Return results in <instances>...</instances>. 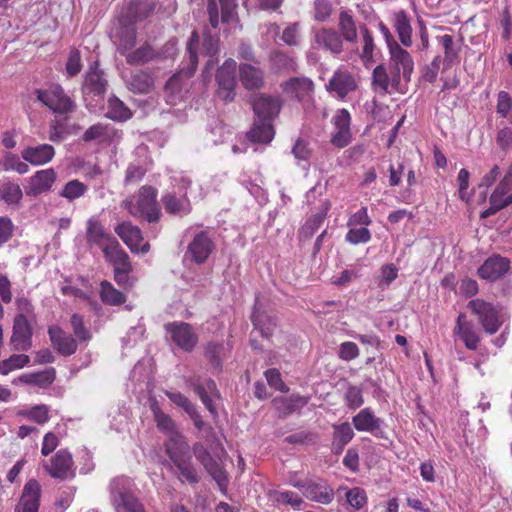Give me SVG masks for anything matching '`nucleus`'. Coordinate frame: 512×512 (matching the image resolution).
<instances>
[{"instance_id": "obj_7", "label": "nucleus", "mask_w": 512, "mask_h": 512, "mask_svg": "<svg viewBox=\"0 0 512 512\" xmlns=\"http://www.w3.org/2000/svg\"><path fill=\"white\" fill-rule=\"evenodd\" d=\"M85 238L90 248L98 247L103 254L111 247L118 245V240L106 231L101 220L96 216H92L86 221Z\"/></svg>"}, {"instance_id": "obj_29", "label": "nucleus", "mask_w": 512, "mask_h": 512, "mask_svg": "<svg viewBox=\"0 0 512 512\" xmlns=\"http://www.w3.org/2000/svg\"><path fill=\"white\" fill-rule=\"evenodd\" d=\"M275 135L273 122L257 119L247 132V138L253 143L269 144Z\"/></svg>"}, {"instance_id": "obj_26", "label": "nucleus", "mask_w": 512, "mask_h": 512, "mask_svg": "<svg viewBox=\"0 0 512 512\" xmlns=\"http://www.w3.org/2000/svg\"><path fill=\"white\" fill-rule=\"evenodd\" d=\"M382 420L377 417L370 407L361 409L352 417V424L359 432H369L377 436L382 426Z\"/></svg>"}, {"instance_id": "obj_35", "label": "nucleus", "mask_w": 512, "mask_h": 512, "mask_svg": "<svg viewBox=\"0 0 512 512\" xmlns=\"http://www.w3.org/2000/svg\"><path fill=\"white\" fill-rule=\"evenodd\" d=\"M394 28L401 44L405 47H410L412 45V28L410 20L404 10H400L394 14Z\"/></svg>"}, {"instance_id": "obj_30", "label": "nucleus", "mask_w": 512, "mask_h": 512, "mask_svg": "<svg viewBox=\"0 0 512 512\" xmlns=\"http://www.w3.org/2000/svg\"><path fill=\"white\" fill-rule=\"evenodd\" d=\"M164 449L170 460L190 453V446L180 431L167 436Z\"/></svg>"}, {"instance_id": "obj_37", "label": "nucleus", "mask_w": 512, "mask_h": 512, "mask_svg": "<svg viewBox=\"0 0 512 512\" xmlns=\"http://www.w3.org/2000/svg\"><path fill=\"white\" fill-rule=\"evenodd\" d=\"M333 430V449L337 453H341L344 447L353 439L354 431L348 422L333 424Z\"/></svg>"}, {"instance_id": "obj_59", "label": "nucleus", "mask_w": 512, "mask_h": 512, "mask_svg": "<svg viewBox=\"0 0 512 512\" xmlns=\"http://www.w3.org/2000/svg\"><path fill=\"white\" fill-rule=\"evenodd\" d=\"M344 401L346 406L351 410H356L364 404L362 389L357 386L348 387Z\"/></svg>"}, {"instance_id": "obj_13", "label": "nucleus", "mask_w": 512, "mask_h": 512, "mask_svg": "<svg viewBox=\"0 0 512 512\" xmlns=\"http://www.w3.org/2000/svg\"><path fill=\"white\" fill-rule=\"evenodd\" d=\"M114 231L125 245H127L131 252H140L145 254L150 250V244L148 242H144L141 229L138 226L133 225L130 221L119 223L115 227Z\"/></svg>"}, {"instance_id": "obj_19", "label": "nucleus", "mask_w": 512, "mask_h": 512, "mask_svg": "<svg viewBox=\"0 0 512 512\" xmlns=\"http://www.w3.org/2000/svg\"><path fill=\"white\" fill-rule=\"evenodd\" d=\"M283 102L279 96L260 94L254 97L252 108L257 119L273 122L279 115Z\"/></svg>"}, {"instance_id": "obj_38", "label": "nucleus", "mask_w": 512, "mask_h": 512, "mask_svg": "<svg viewBox=\"0 0 512 512\" xmlns=\"http://www.w3.org/2000/svg\"><path fill=\"white\" fill-rule=\"evenodd\" d=\"M309 399L300 395L291 397H278L273 400L275 408L284 416L307 405Z\"/></svg>"}, {"instance_id": "obj_17", "label": "nucleus", "mask_w": 512, "mask_h": 512, "mask_svg": "<svg viewBox=\"0 0 512 512\" xmlns=\"http://www.w3.org/2000/svg\"><path fill=\"white\" fill-rule=\"evenodd\" d=\"M47 332L53 348L59 355L69 357L77 352L79 342L59 325L49 326Z\"/></svg>"}, {"instance_id": "obj_63", "label": "nucleus", "mask_w": 512, "mask_h": 512, "mask_svg": "<svg viewBox=\"0 0 512 512\" xmlns=\"http://www.w3.org/2000/svg\"><path fill=\"white\" fill-rule=\"evenodd\" d=\"M223 350V345L218 343H208L205 350V355L210 364L217 370H221L222 362L220 354Z\"/></svg>"}, {"instance_id": "obj_41", "label": "nucleus", "mask_w": 512, "mask_h": 512, "mask_svg": "<svg viewBox=\"0 0 512 512\" xmlns=\"http://www.w3.org/2000/svg\"><path fill=\"white\" fill-rule=\"evenodd\" d=\"M194 391L201 399L202 403L205 405V407L208 409V411L212 415H216V408L213 404L212 399L209 396L210 394H217V386L214 380L207 379L205 383H195L194 384Z\"/></svg>"}, {"instance_id": "obj_20", "label": "nucleus", "mask_w": 512, "mask_h": 512, "mask_svg": "<svg viewBox=\"0 0 512 512\" xmlns=\"http://www.w3.org/2000/svg\"><path fill=\"white\" fill-rule=\"evenodd\" d=\"M213 249L214 242L206 231L197 233L188 245V253L197 264L205 263Z\"/></svg>"}, {"instance_id": "obj_33", "label": "nucleus", "mask_w": 512, "mask_h": 512, "mask_svg": "<svg viewBox=\"0 0 512 512\" xmlns=\"http://www.w3.org/2000/svg\"><path fill=\"white\" fill-rule=\"evenodd\" d=\"M51 408L46 404H37L30 408L21 409L17 412V416L33 422L39 426H43L51 419Z\"/></svg>"}, {"instance_id": "obj_5", "label": "nucleus", "mask_w": 512, "mask_h": 512, "mask_svg": "<svg viewBox=\"0 0 512 512\" xmlns=\"http://www.w3.org/2000/svg\"><path fill=\"white\" fill-rule=\"evenodd\" d=\"M37 100L54 113L67 114L74 110L75 104L66 95L60 85H52L48 89H36Z\"/></svg>"}, {"instance_id": "obj_6", "label": "nucleus", "mask_w": 512, "mask_h": 512, "mask_svg": "<svg viewBox=\"0 0 512 512\" xmlns=\"http://www.w3.org/2000/svg\"><path fill=\"white\" fill-rule=\"evenodd\" d=\"M357 89V75L345 66L338 67L326 84V90L339 100H344Z\"/></svg>"}, {"instance_id": "obj_52", "label": "nucleus", "mask_w": 512, "mask_h": 512, "mask_svg": "<svg viewBox=\"0 0 512 512\" xmlns=\"http://www.w3.org/2000/svg\"><path fill=\"white\" fill-rule=\"evenodd\" d=\"M30 363L26 354H12L9 358L0 361V374L8 375L10 372L21 369Z\"/></svg>"}, {"instance_id": "obj_45", "label": "nucleus", "mask_w": 512, "mask_h": 512, "mask_svg": "<svg viewBox=\"0 0 512 512\" xmlns=\"http://www.w3.org/2000/svg\"><path fill=\"white\" fill-rule=\"evenodd\" d=\"M137 33L134 25H123L119 33L118 51L125 55L136 45Z\"/></svg>"}, {"instance_id": "obj_23", "label": "nucleus", "mask_w": 512, "mask_h": 512, "mask_svg": "<svg viewBox=\"0 0 512 512\" xmlns=\"http://www.w3.org/2000/svg\"><path fill=\"white\" fill-rule=\"evenodd\" d=\"M314 40L317 48L338 55L343 51L341 35L333 28H321L315 32Z\"/></svg>"}, {"instance_id": "obj_51", "label": "nucleus", "mask_w": 512, "mask_h": 512, "mask_svg": "<svg viewBox=\"0 0 512 512\" xmlns=\"http://www.w3.org/2000/svg\"><path fill=\"white\" fill-rule=\"evenodd\" d=\"M372 86L375 90L381 92H388L389 87H392V74L388 73L384 65H377L372 74Z\"/></svg>"}, {"instance_id": "obj_60", "label": "nucleus", "mask_w": 512, "mask_h": 512, "mask_svg": "<svg viewBox=\"0 0 512 512\" xmlns=\"http://www.w3.org/2000/svg\"><path fill=\"white\" fill-rule=\"evenodd\" d=\"M274 500L280 504L290 505L294 509H300L304 503L303 499L292 491H277L274 493Z\"/></svg>"}, {"instance_id": "obj_16", "label": "nucleus", "mask_w": 512, "mask_h": 512, "mask_svg": "<svg viewBox=\"0 0 512 512\" xmlns=\"http://www.w3.org/2000/svg\"><path fill=\"white\" fill-rule=\"evenodd\" d=\"M173 343L185 352H191L198 343V336L192 326L185 322H172L165 325Z\"/></svg>"}, {"instance_id": "obj_14", "label": "nucleus", "mask_w": 512, "mask_h": 512, "mask_svg": "<svg viewBox=\"0 0 512 512\" xmlns=\"http://www.w3.org/2000/svg\"><path fill=\"white\" fill-rule=\"evenodd\" d=\"M453 337L455 340L463 342L464 346L471 351L478 349L481 342L480 334L470 321L465 313H460L456 318V323L453 328Z\"/></svg>"}, {"instance_id": "obj_53", "label": "nucleus", "mask_w": 512, "mask_h": 512, "mask_svg": "<svg viewBox=\"0 0 512 512\" xmlns=\"http://www.w3.org/2000/svg\"><path fill=\"white\" fill-rule=\"evenodd\" d=\"M153 78L147 72H139L131 77L130 88L136 93H148L153 87Z\"/></svg>"}, {"instance_id": "obj_48", "label": "nucleus", "mask_w": 512, "mask_h": 512, "mask_svg": "<svg viewBox=\"0 0 512 512\" xmlns=\"http://www.w3.org/2000/svg\"><path fill=\"white\" fill-rule=\"evenodd\" d=\"M439 42L444 49V62L447 66L453 65L459 59L460 46L456 45L451 35L438 36Z\"/></svg>"}, {"instance_id": "obj_50", "label": "nucleus", "mask_w": 512, "mask_h": 512, "mask_svg": "<svg viewBox=\"0 0 512 512\" xmlns=\"http://www.w3.org/2000/svg\"><path fill=\"white\" fill-rule=\"evenodd\" d=\"M112 137V130L108 125L97 123L90 126L83 134L82 139L84 142H91L97 140L99 142H106Z\"/></svg>"}, {"instance_id": "obj_31", "label": "nucleus", "mask_w": 512, "mask_h": 512, "mask_svg": "<svg viewBox=\"0 0 512 512\" xmlns=\"http://www.w3.org/2000/svg\"><path fill=\"white\" fill-rule=\"evenodd\" d=\"M105 259L112 264L114 271L131 273L133 270L128 254L121 248L120 243L104 253Z\"/></svg>"}, {"instance_id": "obj_36", "label": "nucleus", "mask_w": 512, "mask_h": 512, "mask_svg": "<svg viewBox=\"0 0 512 512\" xmlns=\"http://www.w3.org/2000/svg\"><path fill=\"white\" fill-rule=\"evenodd\" d=\"M85 88L95 95L103 94L106 91L107 81L103 77V72L98 69V63L90 67L84 81Z\"/></svg>"}, {"instance_id": "obj_39", "label": "nucleus", "mask_w": 512, "mask_h": 512, "mask_svg": "<svg viewBox=\"0 0 512 512\" xmlns=\"http://www.w3.org/2000/svg\"><path fill=\"white\" fill-rule=\"evenodd\" d=\"M338 27L342 40L349 43L357 41V26L353 16L348 11H341L339 14Z\"/></svg>"}, {"instance_id": "obj_24", "label": "nucleus", "mask_w": 512, "mask_h": 512, "mask_svg": "<svg viewBox=\"0 0 512 512\" xmlns=\"http://www.w3.org/2000/svg\"><path fill=\"white\" fill-rule=\"evenodd\" d=\"M56 172L52 168L39 170L30 177L26 194L29 196H37L48 192L56 181Z\"/></svg>"}, {"instance_id": "obj_22", "label": "nucleus", "mask_w": 512, "mask_h": 512, "mask_svg": "<svg viewBox=\"0 0 512 512\" xmlns=\"http://www.w3.org/2000/svg\"><path fill=\"white\" fill-rule=\"evenodd\" d=\"M32 342V327L28 318L16 316L13 323L11 343L15 350H28Z\"/></svg>"}, {"instance_id": "obj_43", "label": "nucleus", "mask_w": 512, "mask_h": 512, "mask_svg": "<svg viewBox=\"0 0 512 512\" xmlns=\"http://www.w3.org/2000/svg\"><path fill=\"white\" fill-rule=\"evenodd\" d=\"M124 56L128 64L140 65L151 61L155 57V51L150 44L144 43L136 50H130Z\"/></svg>"}, {"instance_id": "obj_49", "label": "nucleus", "mask_w": 512, "mask_h": 512, "mask_svg": "<svg viewBox=\"0 0 512 512\" xmlns=\"http://www.w3.org/2000/svg\"><path fill=\"white\" fill-rule=\"evenodd\" d=\"M107 116L115 121H126L131 118L132 113L120 99L113 97L108 101Z\"/></svg>"}, {"instance_id": "obj_25", "label": "nucleus", "mask_w": 512, "mask_h": 512, "mask_svg": "<svg viewBox=\"0 0 512 512\" xmlns=\"http://www.w3.org/2000/svg\"><path fill=\"white\" fill-rule=\"evenodd\" d=\"M153 11V6L142 0H131L120 14L122 25H134L136 22L144 20Z\"/></svg>"}, {"instance_id": "obj_57", "label": "nucleus", "mask_w": 512, "mask_h": 512, "mask_svg": "<svg viewBox=\"0 0 512 512\" xmlns=\"http://www.w3.org/2000/svg\"><path fill=\"white\" fill-rule=\"evenodd\" d=\"M1 165L4 170H13L19 174H26L29 171V166L20 160V158L13 153H6L1 160Z\"/></svg>"}, {"instance_id": "obj_34", "label": "nucleus", "mask_w": 512, "mask_h": 512, "mask_svg": "<svg viewBox=\"0 0 512 512\" xmlns=\"http://www.w3.org/2000/svg\"><path fill=\"white\" fill-rule=\"evenodd\" d=\"M99 297L104 305L121 306L127 301L126 295L107 280L100 282Z\"/></svg>"}, {"instance_id": "obj_62", "label": "nucleus", "mask_w": 512, "mask_h": 512, "mask_svg": "<svg viewBox=\"0 0 512 512\" xmlns=\"http://www.w3.org/2000/svg\"><path fill=\"white\" fill-rule=\"evenodd\" d=\"M347 502L350 506L359 510L367 504V494L364 489L354 487L346 493Z\"/></svg>"}, {"instance_id": "obj_8", "label": "nucleus", "mask_w": 512, "mask_h": 512, "mask_svg": "<svg viewBox=\"0 0 512 512\" xmlns=\"http://www.w3.org/2000/svg\"><path fill=\"white\" fill-rule=\"evenodd\" d=\"M199 44V34L196 30H193L189 41L187 43V52L189 54V62L187 66L182 67L178 73L169 78L166 82L165 89L170 90L171 92H175L180 90V80L181 78H190L194 75L197 66H198V56H197V47Z\"/></svg>"}, {"instance_id": "obj_10", "label": "nucleus", "mask_w": 512, "mask_h": 512, "mask_svg": "<svg viewBox=\"0 0 512 512\" xmlns=\"http://www.w3.org/2000/svg\"><path fill=\"white\" fill-rule=\"evenodd\" d=\"M283 92L300 102L303 107H309L313 101L314 83L308 77H291L280 84Z\"/></svg>"}, {"instance_id": "obj_3", "label": "nucleus", "mask_w": 512, "mask_h": 512, "mask_svg": "<svg viewBox=\"0 0 512 512\" xmlns=\"http://www.w3.org/2000/svg\"><path fill=\"white\" fill-rule=\"evenodd\" d=\"M290 485L299 489L303 496L310 501L328 505L334 500V489L324 479H293L289 481Z\"/></svg>"}, {"instance_id": "obj_12", "label": "nucleus", "mask_w": 512, "mask_h": 512, "mask_svg": "<svg viewBox=\"0 0 512 512\" xmlns=\"http://www.w3.org/2000/svg\"><path fill=\"white\" fill-rule=\"evenodd\" d=\"M235 69L236 61L229 58L217 70L216 82L218 84L217 96L224 102H232L235 98Z\"/></svg>"}, {"instance_id": "obj_58", "label": "nucleus", "mask_w": 512, "mask_h": 512, "mask_svg": "<svg viewBox=\"0 0 512 512\" xmlns=\"http://www.w3.org/2000/svg\"><path fill=\"white\" fill-rule=\"evenodd\" d=\"M350 229L345 235V240L352 244L358 245L361 243H368L371 240V232L367 227H349Z\"/></svg>"}, {"instance_id": "obj_56", "label": "nucleus", "mask_w": 512, "mask_h": 512, "mask_svg": "<svg viewBox=\"0 0 512 512\" xmlns=\"http://www.w3.org/2000/svg\"><path fill=\"white\" fill-rule=\"evenodd\" d=\"M495 142L501 152L507 154L512 150V127L504 125L496 131Z\"/></svg>"}, {"instance_id": "obj_9", "label": "nucleus", "mask_w": 512, "mask_h": 512, "mask_svg": "<svg viewBox=\"0 0 512 512\" xmlns=\"http://www.w3.org/2000/svg\"><path fill=\"white\" fill-rule=\"evenodd\" d=\"M192 451L196 459L217 482L221 491H226L229 479L222 465L211 456L208 449L200 442L193 444Z\"/></svg>"}, {"instance_id": "obj_46", "label": "nucleus", "mask_w": 512, "mask_h": 512, "mask_svg": "<svg viewBox=\"0 0 512 512\" xmlns=\"http://www.w3.org/2000/svg\"><path fill=\"white\" fill-rule=\"evenodd\" d=\"M88 191V186L84 184L83 182L73 179L68 181L62 190L60 191L59 195L65 199H67L69 202H73L81 197H83L86 192Z\"/></svg>"}, {"instance_id": "obj_44", "label": "nucleus", "mask_w": 512, "mask_h": 512, "mask_svg": "<svg viewBox=\"0 0 512 512\" xmlns=\"http://www.w3.org/2000/svg\"><path fill=\"white\" fill-rule=\"evenodd\" d=\"M251 321L255 329H257L262 337L270 338L273 335L274 329L277 325L276 321L269 316H266L258 311H254L251 316Z\"/></svg>"}, {"instance_id": "obj_61", "label": "nucleus", "mask_w": 512, "mask_h": 512, "mask_svg": "<svg viewBox=\"0 0 512 512\" xmlns=\"http://www.w3.org/2000/svg\"><path fill=\"white\" fill-rule=\"evenodd\" d=\"M359 29L363 38L361 57L364 61H371L373 59V51L375 48L373 36L366 25H361Z\"/></svg>"}, {"instance_id": "obj_40", "label": "nucleus", "mask_w": 512, "mask_h": 512, "mask_svg": "<svg viewBox=\"0 0 512 512\" xmlns=\"http://www.w3.org/2000/svg\"><path fill=\"white\" fill-rule=\"evenodd\" d=\"M113 503L118 512H145L140 501L128 492H119L114 496Z\"/></svg>"}, {"instance_id": "obj_27", "label": "nucleus", "mask_w": 512, "mask_h": 512, "mask_svg": "<svg viewBox=\"0 0 512 512\" xmlns=\"http://www.w3.org/2000/svg\"><path fill=\"white\" fill-rule=\"evenodd\" d=\"M55 155V149L50 144L28 146L21 152L22 158L32 165L39 166L50 162Z\"/></svg>"}, {"instance_id": "obj_42", "label": "nucleus", "mask_w": 512, "mask_h": 512, "mask_svg": "<svg viewBox=\"0 0 512 512\" xmlns=\"http://www.w3.org/2000/svg\"><path fill=\"white\" fill-rule=\"evenodd\" d=\"M23 193L20 185L9 180L0 183V199L8 205L18 204Z\"/></svg>"}, {"instance_id": "obj_21", "label": "nucleus", "mask_w": 512, "mask_h": 512, "mask_svg": "<svg viewBox=\"0 0 512 512\" xmlns=\"http://www.w3.org/2000/svg\"><path fill=\"white\" fill-rule=\"evenodd\" d=\"M161 203L170 216L184 217L192 211L191 201L186 194L177 196L175 192H166L161 197Z\"/></svg>"}, {"instance_id": "obj_55", "label": "nucleus", "mask_w": 512, "mask_h": 512, "mask_svg": "<svg viewBox=\"0 0 512 512\" xmlns=\"http://www.w3.org/2000/svg\"><path fill=\"white\" fill-rule=\"evenodd\" d=\"M325 214L312 215L299 230V237L303 240H309L322 226Z\"/></svg>"}, {"instance_id": "obj_32", "label": "nucleus", "mask_w": 512, "mask_h": 512, "mask_svg": "<svg viewBox=\"0 0 512 512\" xmlns=\"http://www.w3.org/2000/svg\"><path fill=\"white\" fill-rule=\"evenodd\" d=\"M56 379V370L53 367L43 371L22 374L18 377V381L23 384L35 385L39 388H47Z\"/></svg>"}, {"instance_id": "obj_15", "label": "nucleus", "mask_w": 512, "mask_h": 512, "mask_svg": "<svg viewBox=\"0 0 512 512\" xmlns=\"http://www.w3.org/2000/svg\"><path fill=\"white\" fill-rule=\"evenodd\" d=\"M511 269V261L500 254H492L478 268L477 275L486 281L496 282L501 279Z\"/></svg>"}, {"instance_id": "obj_54", "label": "nucleus", "mask_w": 512, "mask_h": 512, "mask_svg": "<svg viewBox=\"0 0 512 512\" xmlns=\"http://www.w3.org/2000/svg\"><path fill=\"white\" fill-rule=\"evenodd\" d=\"M496 113L512 124V97L506 91H500L496 99Z\"/></svg>"}, {"instance_id": "obj_11", "label": "nucleus", "mask_w": 512, "mask_h": 512, "mask_svg": "<svg viewBox=\"0 0 512 512\" xmlns=\"http://www.w3.org/2000/svg\"><path fill=\"white\" fill-rule=\"evenodd\" d=\"M74 461L68 449L58 450L50 459L43 463V468L50 477L66 480L74 477Z\"/></svg>"}, {"instance_id": "obj_28", "label": "nucleus", "mask_w": 512, "mask_h": 512, "mask_svg": "<svg viewBox=\"0 0 512 512\" xmlns=\"http://www.w3.org/2000/svg\"><path fill=\"white\" fill-rule=\"evenodd\" d=\"M239 80L245 89L258 90L264 85V73L260 68L251 64H241L239 66Z\"/></svg>"}, {"instance_id": "obj_64", "label": "nucleus", "mask_w": 512, "mask_h": 512, "mask_svg": "<svg viewBox=\"0 0 512 512\" xmlns=\"http://www.w3.org/2000/svg\"><path fill=\"white\" fill-rule=\"evenodd\" d=\"M272 61L278 70L295 71L297 68L295 59L282 52L274 53Z\"/></svg>"}, {"instance_id": "obj_18", "label": "nucleus", "mask_w": 512, "mask_h": 512, "mask_svg": "<svg viewBox=\"0 0 512 512\" xmlns=\"http://www.w3.org/2000/svg\"><path fill=\"white\" fill-rule=\"evenodd\" d=\"M42 488L36 479H29L22 490L14 512H38L41 502Z\"/></svg>"}, {"instance_id": "obj_47", "label": "nucleus", "mask_w": 512, "mask_h": 512, "mask_svg": "<svg viewBox=\"0 0 512 512\" xmlns=\"http://www.w3.org/2000/svg\"><path fill=\"white\" fill-rule=\"evenodd\" d=\"M71 329L73 332V336L77 339L79 343H87L92 339L91 331L86 327L84 318L82 315L78 313L72 314L70 317Z\"/></svg>"}, {"instance_id": "obj_4", "label": "nucleus", "mask_w": 512, "mask_h": 512, "mask_svg": "<svg viewBox=\"0 0 512 512\" xmlns=\"http://www.w3.org/2000/svg\"><path fill=\"white\" fill-rule=\"evenodd\" d=\"M468 309L477 316L484 331L490 335L495 334L501 327L500 314L493 303L483 299H472L467 304Z\"/></svg>"}, {"instance_id": "obj_2", "label": "nucleus", "mask_w": 512, "mask_h": 512, "mask_svg": "<svg viewBox=\"0 0 512 512\" xmlns=\"http://www.w3.org/2000/svg\"><path fill=\"white\" fill-rule=\"evenodd\" d=\"M389 53L392 88L398 90L401 78H403L405 82L411 80V75L414 70V61L410 53L402 48L396 41H393V44H389Z\"/></svg>"}, {"instance_id": "obj_1", "label": "nucleus", "mask_w": 512, "mask_h": 512, "mask_svg": "<svg viewBox=\"0 0 512 512\" xmlns=\"http://www.w3.org/2000/svg\"><path fill=\"white\" fill-rule=\"evenodd\" d=\"M158 190L151 185H143L137 193L123 201V207L128 213L148 223H158L162 212L157 201Z\"/></svg>"}]
</instances>
